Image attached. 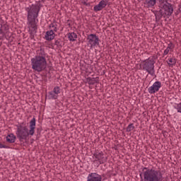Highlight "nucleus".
Segmentation results:
<instances>
[{
  "label": "nucleus",
  "mask_w": 181,
  "mask_h": 181,
  "mask_svg": "<svg viewBox=\"0 0 181 181\" xmlns=\"http://www.w3.org/2000/svg\"><path fill=\"white\" fill-rule=\"evenodd\" d=\"M175 48V45H173V42H170L168 44V47L164 50L163 56H166L169 53V50H172V49Z\"/></svg>",
  "instance_id": "nucleus-19"
},
{
  "label": "nucleus",
  "mask_w": 181,
  "mask_h": 181,
  "mask_svg": "<svg viewBox=\"0 0 181 181\" xmlns=\"http://www.w3.org/2000/svg\"><path fill=\"white\" fill-rule=\"evenodd\" d=\"M0 35H5V31L0 28Z\"/></svg>",
  "instance_id": "nucleus-31"
},
{
  "label": "nucleus",
  "mask_w": 181,
  "mask_h": 181,
  "mask_svg": "<svg viewBox=\"0 0 181 181\" xmlns=\"http://www.w3.org/2000/svg\"><path fill=\"white\" fill-rule=\"evenodd\" d=\"M52 91L54 93V94H56L57 95H59V94L62 93V89L60 88L59 86H55Z\"/></svg>",
  "instance_id": "nucleus-23"
},
{
  "label": "nucleus",
  "mask_w": 181,
  "mask_h": 181,
  "mask_svg": "<svg viewBox=\"0 0 181 181\" xmlns=\"http://www.w3.org/2000/svg\"><path fill=\"white\" fill-rule=\"evenodd\" d=\"M151 12H153V13H154V15L156 16V23H158V22H160V19H162V18H168L166 16V15H165V13L163 12L162 8H160L158 11L151 10Z\"/></svg>",
  "instance_id": "nucleus-11"
},
{
  "label": "nucleus",
  "mask_w": 181,
  "mask_h": 181,
  "mask_svg": "<svg viewBox=\"0 0 181 181\" xmlns=\"http://www.w3.org/2000/svg\"><path fill=\"white\" fill-rule=\"evenodd\" d=\"M1 28L4 31L5 33L9 30V26L6 24L1 25Z\"/></svg>",
  "instance_id": "nucleus-25"
},
{
  "label": "nucleus",
  "mask_w": 181,
  "mask_h": 181,
  "mask_svg": "<svg viewBox=\"0 0 181 181\" xmlns=\"http://www.w3.org/2000/svg\"><path fill=\"white\" fill-rule=\"evenodd\" d=\"M155 56L152 58H148L141 62L143 70H145L151 76H155V60L153 59Z\"/></svg>",
  "instance_id": "nucleus-5"
},
{
  "label": "nucleus",
  "mask_w": 181,
  "mask_h": 181,
  "mask_svg": "<svg viewBox=\"0 0 181 181\" xmlns=\"http://www.w3.org/2000/svg\"><path fill=\"white\" fill-rule=\"evenodd\" d=\"M40 132H42V127L40 126L39 127L37 128V135H40Z\"/></svg>",
  "instance_id": "nucleus-28"
},
{
  "label": "nucleus",
  "mask_w": 181,
  "mask_h": 181,
  "mask_svg": "<svg viewBox=\"0 0 181 181\" xmlns=\"http://www.w3.org/2000/svg\"><path fill=\"white\" fill-rule=\"evenodd\" d=\"M103 177L97 173H91L88 174L87 181H102Z\"/></svg>",
  "instance_id": "nucleus-12"
},
{
  "label": "nucleus",
  "mask_w": 181,
  "mask_h": 181,
  "mask_svg": "<svg viewBox=\"0 0 181 181\" xmlns=\"http://www.w3.org/2000/svg\"><path fill=\"white\" fill-rule=\"evenodd\" d=\"M67 36L70 42H76V39H77V34L76 33H68Z\"/></svg>",
  "instance_id": "nucleus-17"
},
{
  "label": "nucleus",
  "mask_w": 181,
  "mask_h": 181,
  "mask_svg": "<svg viewBox=\"0 0 181 181\" xmlns=\"http://www.w3.org/2000/svg\"><path fill=\"white\" fill-rule=\"evenodd\" d=\"M88 43L90 45V47L95 46H100V38L95 34H90L87 37Z\"/></svg>",
  "instance_id": "nucleus-8"
},
{
  "label": "nucleus",
  "mask_w": 181,
  "mask_h": 181,
  "mask_svg": "<svg viewBox=\"0 0 181 181\" xmlns=\"http://www.w3.org/2000/svg\"><path fill=\"white\" fill-rule=\"evenodd\" d=\"M162 87V83L160 81H156L153 83L151 86L148 88V91L149 94H155L156 93H158L159 90H160V88Z\"/></svg>",
  "instance_id": "nucleus-9"
},
{
  "label": "nucleus",
  "mask_w": 181,
  "mask_h": 181,
  "mask_svg": "<svg viewBox=\"0 0 181 181\" xmlns=\"http://www.w3.org/2000/svg\"><path fill=\"white\" fill-rule=\"evenodd\" d=\"M45 37L46 40H48V41L53 40V39L56 37V34L54 33L53 30H50L46 32Z\"/></svg>",
  "instance_id": "nucleus-13"
},
{
  "label": "nucleus",
  "mask_w": 181,
  "mask_h": 181,
  "mask_svg": "<svg viewBox=\"0 0 181 181\" xmlns=\"http://www.w3.org/2000/svg\"><path fill=\"white\" fill-rule=\"evenodd\" d=\"M57 98L59 95H57L53 90L48 92V100H57Z\"/></svg>",
  "instance_id": "nucleus-18"
},
{
  "label": "nucleus",
  "mask_w": 181,
  "mask_h": 181,
  "mask_svg": "<svg viewBox=\"0 0 181 181\" xmlns=\"http://www.w3.org/2000/svg\"><path fill=\"white\" fill-rule=\"evenodd\" d=\"M101 177H105V175L103 174V175H101Z\"/></svg>",
  "instance_id": "nucleus-33"
},
{
  "label": "nucleus",
  "mask_w": 181,
  "mask_h": 181,
  "mask_svg": "<svg viewBox=\"0 0 181 181\" xmlns=\"http://www.w3.org/2000/svg\"><path fill=\"white\" fill-rule=\"evenodd\" d=\"M43 4H41L40 1H37L35 4H32L25 8L27 12V25L28 33H30V39H35V35L37 33V16L40 12L41 8Z\"/></svg>",
  "instance_id": "nucleus-1"
},
{
  "label": "nucleus",
  "mask_w": 181,
  "mask_h": 181,
  "mask_svg": "<svg viewBox=\"0 0 181 181\" xmlns=\"http://www.w3.org/2000/svg\"><path fill=\"white\" fill-rule=\"evenodd\" d=\"M107 5L108 6L111 5V4L108 2V0H102L99 2L98 5H95L93 7V11L94 12H98L100 11H103V9H104V8L107 6Z\"/></svg>",
  "instance_id": "nucleus-10"
},
{
  "label": "nucleus",
  "mask_w": 181,
  "mask_h": 181,
  "mask_svg": "<svg viewBox=\"0 0 181 181\" xmlns=\"http://www.w3.org/2000/svg\"><path fill=\"white\" fill-rule=\"evenodd\" d=\"M157 173H158V178L157 180L156 181H165L163 180V174H162V172H160V170H156Z\"/></svg>",
  "instance_id": "nucleus-21"
},
{
  "label": "nucleus",
  "mask_w": 181,
  "mask_h": 181,
  "mask_svg": "<svg viewBox=\"0 0 181 181\" xmlns=\"http://www.w3.org/2000/svg\"><path fill=\"white\" fill-rule=\"evenodd\" d=\"M53 32H57V25H55V27H54V30H52Z\"/></svg>",
  "instance_id": "nucleus-32"
},
{
  "label": "nucleus",
  "mask_w": 181,
  "mask_h": 181,
  "mask_svg": "<svg viewBox=\"0 0 181 181\" xmlns=\"http://www.w3.org/2000/svg\"><path fill=\"white\" fill-rule=\"evenodd\" d=\"M175 108L177 109V112H180L181 114V102L177 104Z\"/></svg>",
  "instance_id": "nucleus-26"
},
{
  "label": "nucleus",
  "mask_w": 181,
  "mask_h": 181,
  "mask_svg": "<svg viewBox=\"0 0 181 181\" xmlns=\"http://www.w3.org/2000/svg\"><path fill=\"white\" fill-rule=\"evenodd\" d=\"M54 45L57 46V47H63V45H62V40L60 39L55 40Z\"/></svg>",
  "instance_id": "nucleus-24"
},
{
  "label": "nucleus",
  "mask_w": 181,
  "mask_h": 181,
  "mask_svg": "<svg viewBox=\"0 0 181 181\" xmlns=\"http://www.w3.org/2000/svg\"><path fill=\"white\" fill-rule=\"evenodd\" d=\"M169 0H161L158 6L159 9H161L165 16L169 18L173 13V4L169 3Z\"/></svg>",
  "instance_id": "nucleus-6"
},
{
  "label": "nucleus",
  "mask_w": 181,
  "mask_h": 181,
  "mask_svg": "<svg viewBox=\"0 0 181 181\" xmlns=\"http://www.w3.org/2000/svg\"><path fill=\"white\" fill-rule=\"evenodd\" d=\"M135 129V126H134V123H130L126 131L127 132H131V131H134Z\"/></svg>",
  "instance_id": "nucleus-22"
},
{
  "label": "nucleus",
  "mask_w": 181,
  "mask_h": 181,
  "mask_svg": "<svg viewBox=\"0 0 181 181\" xmlns=\"http://www.w3.org/2000/svg\"><path fill=\"white\" fill-rule=\"evenodd\" d=\"M56 26H57V24L51 23V24L49 25V28H55Z\"/></svg>",
  "instance_id": "nucleus-30"
},
{
  "label": "nucleus",
  "mask_w": 181,
  "mask_h": 181,
  "mask_svg": "<svg viewBox=\"0 0 181 181\" xmlns=\"http://www.w3.org/2000/svg\"><path fill=\"white\" fill-rule=\"evenodd\" d=\"M25 123L22 122L19 125H17V131L16 132L18 139L21 142L23 141H28L29 135L33 136L35 135V129H36V118L34 117L30 121V130L28 129V127L23 126Z\"/></svg>",
  "instance_id": "nucleus-2"
},
{
  "label": "nucleus",
  "mask_w": 181,
  "mask_h": 181,
  "mask_svg": "<svg viewBox=\"0 0 181 181\" xmlns=\"http://www.w3.org/2000/svg\"><path fill=\"white\" fill-rule=\"evenodd\" d=\"M177 59L175 58H168L167 63L169 67H173L176 64Z\"/></svg>",
  "instance_id": "nucleus-20"
},
{
  "label": "nucleus",
  "mask_w": 181,
  "mask_h": 181,
  "mask_svg": "<svg viewBox=\"0 0 181 181\" xmlns=\"http://www.w3.org/2000/svg\"><path fill=\"white\" fill-rule=\"evenodd\" d=\"M140 181H156L158 180V173L156 169L144 167L142 172L139 171Z\"/></svg>",
  "instance_id": "nucleus-4"
},
{
  "label": "nucleus",
  "mask_w": 181,
  "mask_h": 181,
  "mask_svg": "<svg viewBox=\"0 0 181 181\" xmlns=\"http://www.w3.org/2000/svg\"><path fill=\"white\" fill-rule=\"evenodd\" d=\"M16 136L13 134V133H11L8 134L6 137V142H8V144H15V141H16Z\"/></svg>",
  "instance_id": "nucleus-15"
},
{
  "label": "nucleus",
  "mask_w": 181,
  "mask_h": 181,
  "mask_svg": "<svg viewBox=\"0 0 181 181\" xmlns=\"http://www.w3.org/2000/svg\"><path fill=\"white\" fill-rule=\"evenodd\" d=\"M83 5H85V6H90V3H87L86 1H82Z\"/></svg>",
  "instance_id": "nucleus-29"
},
{
  "label": "nucleus",
  "mask_w": 181,
  "mask_h": 181,
  "mask_svg": "<svg viewBox=\"0 0 181 181\" xmlns=\"http://www.w3.org/2000/svg\"><path fill=\"white\" fill-rule=\"evenodd\" d=\"M144 4L148 8H153L156 5V0H144Z\"/></svg>",
  "instance_id": "nucleus-16"
},
{
  "label": "nucleus",
  "mask_w": 181,
  "mask_h": 181,
  "mask_svg": "<svg viewBox=\"0 0 181 181\" xmlns=\"http://www.w3.org/2000/svg\"><path fill=\"white\" fill-rule=\"evenodd\" d=\"M2 148H4L5 149H9V146L2 144V143L0 142V149H2Z\"/></svg>",
  "instance_id": "nucleus-27"
},
{
  "label": "nucleus",
  "mask_w": 181,
  "mask_h": 181,
  "mask_svg": "<svg viewBox=\"0 0 181 181\" xmlns=\"http://www.w3.org/2000/svg\"><path fill=\"white\" fill-rule=\"evenodd\" d=\"M31 66L34 71L40 73L46 70L47 67V62L46 61V52L45 49L40 48L37 55L31 59Z\"/></svg>",
  "instance_id": "nucleus-3"
},
{
  "label": "nucleus",
  "mask_w": 181,
  "mask_h": 181,
  "mask_svg": "<svg viewBox=\"0 0 181 181\" xmlns=\"http://www.w3.org/2000/svg\"><path fill=\"white\" fill-rule=\"evenodd\" d=\"M86 83H88L89 86H94L95 83L98 84V83H100V78L99 77H96V78L88 77L86 78Z\"/></svg>",
  "instance_id": "nucleus-14"
},
{
  "label": "nucleus",
  "mask_w": 181,
  "mask_h": 181,
  "mask_svg": "<svg viewBox=\"0 0 181 181\" xmlns=\"http://www.w3.org/2000/svg\"><path fill=\"white\" fill-rule=\"evenodd\" d=\"M93 156L95 158V160H93V163L99 162L100 165H103L108 160L107 155L104 154L103 151H99L98 150L95 151Z\"/></svg>",
  "instance_id": "nucleus-7"
}]
</instances>
